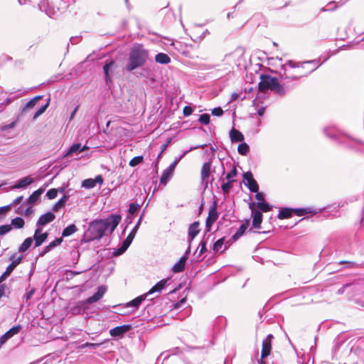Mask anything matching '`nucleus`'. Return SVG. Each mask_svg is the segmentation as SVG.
Wrapping results in <instances>:
<instances>
[{"label":"nucleus","mask_w":364,"mask_h":364,"mask_svg":"<svg viewBox=\"0 0 364 364\" xmlns=\"http://www.w3.org/2000/svg\"><path fill=\"white\" fill-rule=\"evenodd\" d=\"M318 61L316 60L305 61L303 63H296L292 60L287 61L282 65L281 73L282 79H299L306 76L319 67Z\"/></svg>","instance_id":"obj_1"},{"label":"nucleus","mask_w":364,"mask_h":364,"mask_svg":"<svg viewBox=\"0 0 364 364\" xmlns=\"http://www.w3.org/2000/svg\"><path fill=\"white\" fill-rule=\"evenodd\" d=\"M122 220L120 215L112 214L107 218L95 220L90 223L91 240H100L107 232L112 233Z\"/></svg>","instance_id":"obj_2"},{"label":"nucleus","mask_w":364,"mask_h":364,"mask_svg":"<svg viewBox=\"0 0 364 364\" xmlns=\"http://www.w3.org/2000/svg\"><path fill=\"white\" fill-rule=\"evenodd\" d=\"M149 50L141 44H134L130 48L128 53L127 62L124 69L132 72L139 68L144 66L149 60Z\"/></svg>","instance_id":"obj_3"},{"label":"nucleus","mask_w":364,"mask_h":364,"mask_svg":"<svg viewBox=\"0 0 364 364\" xmlns=\"http://www.w3.org/2000/svg\"><path fill=\"white\" fill-rule=\"evenodd\" d=\"M259 89L262 92H266L267 90L269 89L281 95H284L286 92L284 87L279 83L277 78L268 75H261Z\"/></svg>","instance_id":"obj_4"},{"label":"nucleus","mask_w":364,"mask_h":364,"mask_svg":"<svg viewBox=\"0 0 364 364\" xmlns=\"http://www.w3.org/2000/svg\"><path fill=\"white\" fill-rule=\"evenodd\" d=\"M221 164L222 176L219 181L222 182L221 189L223 193H228L232 188V183L235 181L234 178L237 175V171L235 166H232L230 172L225 174V171L223 162Z\"/></svg>","instance_id":"obj_5"},{"label":"nucleus","mask_w":364,"mask_h":364,"mask_svg":"<svg viewBox=\"0 0 364 364\" xmlns=\"http://www.w3.org/2000/svg\"><path fill=\"white\" fill-rule=\"evenodd\" d=\"M323 133L328 138L336 140L339 143H343L346 137L335 127H326L323 129Z\"/></svg>","instance_id":"obj_6"},{"label":"nucleus","mask_w":364,"mask_h":364,"mask_svg":"<svg viewBox=\"0 0 364 364\" xmlns=\"http://www.w3.org/2000/svg\"><path fill=\"white\" fill-rule=\"evenodd\" d=\"M141 220V217L139 218V220H138V222L136 223V224L135 225V226L134 227V228L132 229L131 232L128 235V236L126 237V239L123 241L122 246L118 250V252L119 254L124 252L127 250V248L129 247L131 243L132 242V241L136 235V233L139 229Z\"/></svg>","instance_id":"obj_7"},{"label":"nucleus","mask_w":364,"mask_h":364,"mask_svg":"<svg viewBox=\"0 0 364 364\" xmlns=\"http://www.w3.org/2000/svg\"><path fill=\"white\" fill-rule=\"evenodd\" d=\"M218 218V213L217 211L216 205L213 204L209 208L208 215L205 221L206 231H210L213 223Z\"/></svg>","instance_id":"obj_8"},{"label":"nucleus","mask_w":364,"mask_h":364,"mask_svg":"<svg viewBox=\"0 0 364 364\" xmlns=\"http://www.w3.org/2000/svg\"><path fill=\"white\" fill-rule=\"evenodd\" d=\"M245 185L247 186L250 191L257 192L259 191V186L257 182L254 179L251 172H246L243 174Z\"/></svg>","instance_id":"obj_9"},{"label":"nucleus","mask_w":364,"mask_h":364,"mask_svg":"<svg viewBox=\"0 0 364 364\" xmlns=\"http://www.w3.org/2000/svg\"><path fill=\"white\" fill-rule=\"evenodd\" d=\"M211 162L208 161L205 162L201 168L200 176H201V182L204 184L205 188L208 187L209 183V178L211 173Z\"/></svg>","instance_id":"obj_10"},{"label":"nucleus","mask_w":364,"mask_h":364,"mask_svg":"<svg viewBox=\"0 0 364 364\" xmlns=\"http://www.w3.org/2000/svg\"><path fill=\"white\" fill-rule=\"evenodd\" d=\"M274 338L272 334H269L267 337L262 341V358H267L271 353L272 350V342Z\"/></svg>","instance_id":"obj_11"},{"label":"nucleus","mask_w":364,"mask_h":364,"mask_svg":"<svg viewBox=\"0 0 364 364\" xmlns=\"http://www.w3.org/2000/svg\"><path fill=\"white\" fill-rule=\"evenodd\" d=\"M132 328V326L130 324L119 326L110 329L109 334L112 337H120L131 330Z\"/></svg>","instance_id":"obj_12"},{"label":"nucleus","mask_w":364,"mask_h":364,"mask_svg":"<svg viewBox=\"0 0 364 364\" xmlns=\"http://www.w3.org/2000/svg\"><path fill=\"white\" fill-rule=\"evenodd\" d=\"M254 205V203L250 204V208L252 209V216L253 218L252 225L255 228H260V225L262 221V214L259 210L253 209Z\"/></svg>","instance_id":"obj_13"},{"label":"nucleus","mask_w":364,"mask_h":364,"mask_svg":"<svg viewBox=\"0 0 364 364\" xmlns=\"http://www.w3.org/2000/svg\"><path fill=\"white\" fill-rule=\"evenodd\" d=\"M42 229L41 228H36L34 235L33 237V241H35V247H39L41 246L43 242H44L47 237H48V233L43 232L41 233Z\"/></svg>","instance_id":"obj_14"},{"label":"nucleus","mask_w":364,"mask_h":364,"mask_svg":"<svg viewBox=\"0 0 364 364\" xmlns=\"http://www.w3.org/2000/svg\"><path fill=\"white\" fill-rule=\"evenodd\" d=\"M22 256L13 260V262L6 267V271L0 277V284L4 281L7 277L13 272L15 267L21 262Z\"/></svg>","instance_id":"obj_15"},{"label":"nucleus","mask_w":364,"mask_h":364,"mask_svg":"<svg viewBox=\"0 0 364 364\" xmlns=\"http://www.w3.org/2000/svg\"><path fill=\"white\" fill-rule=\"evenodd\" d=\"M55 218L54 213L52 212H48L43 215H41L36 223V227L41 228L48 223H51Z\"/></svg>","instance_id":"obj_16"},{"label":"nucleus","mask_w":364,"mask_h":364,"mask_svg":"<svg viewBox=\"0 0 364 364\" xmlns=\"http://www.w3.org/2000/svg\"><path fill=\"white\" fill-rule=\"evenodd\" d=\"M103 178L101 175H97L94 179L87 178L82 182V187L90 189L94 188L97 183L102 184Z\"/></svg>","instance_id":"obj_17"},{"label":"nucleus","mask_w":364,"mask_h":364,"mask_svg":"<svg viewBox=\"0 0 364 364\" xmlns=\"http://www.w3.org/2000/svg\"><path fill=\"white\" fill-rule=\"evenodd\" d=\"M200 223L199 221H195L192 224L190 225L188 228V241L189 243L192 242V240L196 237V235L199 233Z\"/></svg>","instance_id":"obj_18"},{"label":"nucleus","mask_w":364,"mask_h":364,"mask_svg":"<svg viewBox=\"0 0 364 364\" xmlns=\"http://www.w3.org/2000/svg\"><path fill=\"white\" fill-rule=\"evenodd\" d=\"M106 290L107 289H106L105 287H104V286L99 287L97 288V291L92 296L89 297L86 300V302L87 304H93V303L99 301L100 299L102 298V296H104V294L106 292Z\"/></svg>","instance_id":"obj_19"},{"label":"nucleus","mask_w":364,"mask_h":364,"mask_svg":"<svg viewBox=\"0 0 364 364\" xmlns=\"http://www.w3.org/2000/svg\"><path fill=\"white\" fill-rule=\"evenodd\" d=\"M42 98L41 95L36 96L35 97L30 100L28 102H26V104L24 105V107L21 109L20 114L17 117V120L19 119V118L26 113L28 110L33 109L37 102Z\"/></svg>","instance_id":"obj_20"},{"label":"nucleus","mask_w":364,"mask_h":364,"mask_svg":"<svg viewBox=\"0 0 364 364\" xmlns=\"http://www.w3.org/2000/svg\"><path fill=\"white\" fill-rule=\"evenodd\" d=\"M34 182V180L31 176H26L17 181V183L12 186V189L25 188Z\"/></svg>","instance_id":"obj_21"},{"label":"nucleus","mask_w":364,"mask_h":364,"mask_svg":"<svg viewBox=\"0 0 364 364\" xmlns=\"http://www.w3.org/2000/svg\"><path fill=\"white\" fill-rule=\"evenodd\" d=\"M21 328V327L20 326H14L10 328L0 338V345L4 344L9 338H11L15 334H17L20 331Z\"/></svg>","instance_id":"obj_22"},{"label":"nucleus","mask_w":364,"mask_h":364,"mask_svg":"<svg viewBox=\"0 0 364 364\" xmlns=\"http://www.w3.org/2000/svg\"><path fill=\"white\" fill-rule=\"evenodd\" d=\"M87 149L88 148L86 145H84L82 146L80 143L74 144L70 147V149L65 154V156H71V155H73L74 154H77V153H81V152L87 150Z\"/></svg>","instance_id":"obj_23"},{"label":"nucleus","mask_w":364,"mask_h":364,"mask_svg":"<svg viewBox=\"0 0 364 364\" xmlns=\"http://www.w3.org/2000/svg\"><path fill=\"white\" fill-rule=\"evenodd\" d=\"M168 279H164L157 282L146 294L148 296L152 294L154 292H161L162 289L166 287Z\"/></svg>","instance_id":"obj_24"},{"label":"nucleus","mask_w":364,"mask_h":364,"mask_svg":"<svg viewBox=\"0 0 364 364\" xmlns=\"http://www.w3.org/2000/svg\"><path fill=\"white\" fill-rule=\"evenodd\" d=\"M187 260L186 256H183L172 267V271L175 273H179L184 270L186 262Z\"/></svg>","instance_id":"obj_25"},{"label":"nucleus","mask_w":364,"mask_h":364,"mask_svg":"<svg viewBox=\"0 0 364 364\" xmlns=\"http://www.w3.org/2000/svg\"><path fill=\"white\" fill-rule=\"evenodd\" d=\"M230 138L232 142H241L244 140L243 134L235 128L230 130Z\"/></svg>","instance_id":"obj_26"},{"label":"nucleus","mask_w":364,"mask_h":364,"mask_svg":"<svg viewBox=\"0 0 364 364\" xmlns=\"http://www.w3.org/2000/svg\"><path fill=\"white\" fill-rule=\"evenodd\" d=\"M248 226H249V221L247 220V221H245V223H242L240 226V228L237 230V232L232 235V240L233 241L237 240L242 235H243V234L245 233V232L247 229Z\"/></svg>","instance_id":"obj_27"},{"label":"nucleus","mask_w":364,"mask_h":364,"mask_svg":"<svg viewBox=\"0 0 364 364\" xmlns=\"http://www.w3.org/2000/svg\"><path fill=\"white\" fill-rule=\"evenodd\" d=\"M44 192V189L41 188L35 191L27 199L28 205L34 204L40 198L41 195Z\"/></svg>","instance_id":"obj_28"},{"label":"nucleus","mask_w":364,"mask_h":364,"mask_svg":"<svg viewBox=\"0 0 364 364\" xmlns=\"http://www.w3.org/2000/svg\"><path fill=\"white\" fill-rule=\"evenodd\" d=\"M114 64V62L113 60H111L109 63H107L103 66V70L105 76V81L108 84L111 82V78L109 76V74L112 73V68L113 65Z\"/></svg>","instance_id":"obj_29"},{"label":"nucleus","mask_w":364,"mask_h":364,"mask_svg":"<svg viewBox=\"0 0 364 364\" xmlns=\"http://www.w3.org/2000/svg\"><path fill=\"white\" fill-rule=\"evenodd\" d=\"M155 61L160 64L166 65L171 62V58L167 54L159 53L156 55Z\"/></svg>","instance_id":"obj_30"},{"label":"nucleus","mask_w":364,"mask_h":364,"mask_svg":"<svg viewBox=\"0 0 364 364\" xmlns=\"http://www.w3.org/2000/svg\"><path fill=\"white\" fill-rule=\"evenodd\" d=\"M147 296V294L137 296L131 301L128 302L127 304V306H134L135 308H138L139 306L142 303L143 301H144L146 299Z\"/></svg>","instance_id":"obj_31"},{"label":"nucleus","mask_w":364,"mask_h":364,"mask_svg":"<svg viewBox=\"0 0 364 364\" xmlns=\"http://www.w3.org/2000/svg\"><path fill=\"white\" fill-rule=\"evenodd\" d=\"M173 174V172L171 171H169L168 169L166 168L161 176L160 182L161 183L166 185L167 182L171 179Z\"/></svg>","instance_id":"obj_32"},{"label":"nucleus","mask_w":364,"mask_h":364,"mask_svg":"<svg viewBox=\"0 0 364 364\" xmlns=\"http://www.w3.org/2000/svg\"><path fill=\"white\" fill-rule=\"evenodd\" d=\"M77 230V227L74 224H71L68 226H67L62 232V236L64 237H68L75 232H76Z\"/></svg>","instance_id":"obj_33"},{"label":"nucleus","mask_w":364,"mask_h":364,"mask_svg":"<svg viewBox=\"0 0 364 364\" xmlns=\"http://www.w3.org/2000/svg\"><path fill=\"white\" fill-rule=\"evenodd\" d=\"M69 196L64 195L58 201L53 205V210L54 212L58 211L61 208L64 207L66 201L68 200Z\"/></svg>","instance_id":"obj_34"},{"label":"nucleus","mask_w":364,"mask_h":364,"mask_svg":"<svg viewBox=\"0 0 364 364\" xmlns=\"http://www.w3.org/2000/svg\"><path fill=\"white\" fill-rule=\"evenodd\" d=\"M293 211H294V210L292 208H283L279 211V213L278 214V218L279 219L289 218L291 216Z\"/></svg>","instance_id":"obj_35"},{"label":"nucleus","mask_w":364,"mask_h":364,"mask_svg":"<svg viewBox=\"0 0 364 364\" xmlns=\"http://www.w3.org/2000/svg\"><path fill=\"white\" fill-rule=\"evenodd\" d=\"M75 3V0H60V2L59 3L58 7H57V11H60L61 10H65L68 9L70 5L73 4Z\"/></svg>","instance_id":"obj_36"},{"label":"nucleus","mask_w":364,"mask_h":364,"mask_svg":"<svg viewBox=\"0 0 364 364\" xmlns=\"http://www.w3.org/2000/svg\"><path fill=\"white\" fill-rule=\"evenodd\" d=\"M33 242V238L32 237H28L26 238L23 242L20 245L18 248V251L20 252H26L31 245Z\"/></svg>","instance_id":"obj_37"},{"label":"nucleus","mask_w":364,"mask_h":364,"mask_svg":"<svg viewBox=\"0 0 364 364\" xmlns=\"http://www.w3.org/2000/svg\"><path fill=\"white\" fill-rule=\"evenodd\" d=\"M10 288L6 284H0V300L2 297H9L10 294Z\"/></svg>","instance_id":"obj_38"},{"label":"nucleus","mask_w":364,"mask_h":364,"mask_svg":"<svg viewBox=\"0 0 364 364\" xmlns=\"http://www.w3.org/2000/svg\"><path fill=\"white\" fill-rule=\"evenodd\" d=\"M39 7H40L41 10L45 11L46 14L48 16H49L50 17H52L53 16L55 15V14H56V11H55L54 9H49V5L48 4H46L45 3L39 4Z\"/></svg>","instance_id":"obj_39"},{"label":"nucleus","mask_w":364,"mask_h":364,"mask_svg":"<svg viewBox=\"0 0 364 364\" xmlns=\"http://www.w3.org/2000/svg\"><path fill=\"white\" fill-rule=\"evenodd\" d=\"M293 213H295L298 216H302L308 213H312L314 211L312 208H295L293 209Z\"/></svg>","instance_id":"obj_40"},{"label":"nucleus","mask_w":364,"mask_h":364,"mask_svg":"<svg viewBox=\"0 0 364 364\" xmlns=\"http://www.w3.org/2000/svg\"><path fill=\"white\" fill-rule=\"evenodd\" d=\"M250 147L246 143H241L238 145L237 151L240 154L245 156L248 153Z\"/></svg>","instance_id":"obj_41"},{"label":"nucleus","mask_w":364,"mask_h":364,"mask_svg":"<svg viewBox=\"0 0 364 364\" xmlns=\"http://www.w3.org/2000/svg\"><path fill=\"white\" fill-rule=\"evenodd\" d=\"M225 237H222L218 240L213 244V250L215 252H218L221 250L223 246L224 245Z\"/></svg>","instance_id":"obj_42"},{"label":"nucleus","mask_w":364,"mask_h":364,"mask_svg":"<svg viewBox=\"0 0 364 364\" xmlns=\"http://www.w3.org/2000/svg\"><path fill=\"white\" fill-rule=\"evenodd\" d=\"M11 225H14L16 228H21L24 225V220L20 217H16L11 220Z\"/></svg>","instance_id":"obj_43"},{"label":"nucleus","mask_w":364,"mask_h":364,"mask_svg":"<svg viewBox=\"0 0 364 364\" xmlns=\"http://www.w3.org/2000/svg\"><path fill=\"white\" fill-rule=\"evenodd\" d=\"M49 105V101L45 104L44 105L41 106L34 114L33 117V119H36L40 115H41L46 110L47 107Z\"/></svg>","instance_id":"obj_44"},{"label":"nucleus","mask_w":364,"mask_h":364,"mask_svg":"<svg viewBox=\"0 0 364 364\" xmlns=\"http://www.w3.org/2000/svg\"><path fill=\"white\" fill-rule=\"evenodd\" d=\"M143 156H137L132 159L129 163V165L132 167H134L139 164H141L143 161Z\"/></svg>","instance_id":"obj_45"},{"label":"nucleus","mask_w":364,"mask_h":364,"mask_svg":"<svg viewBox=\"0 0 364 364\" xmlns=\"http://www.w3.org/2000/svg\"><path fill=\"white\" fill-rule=\"evenodd\" d=\"M257 207L262 212H268L271 210L270 205L264 202H257Z\"/></svg>","instance_id":"obj_46"},{"label":"nucleus","mask_w":364,"mask_h":364,"mask_svg":"<svg viewBox=\"0 0 364 364\" xmlns=\"http://www.w3.org/2000/svg\"><path fill=\"white\" fill-rule=\"evenodd\" d=\"M198 121L203 124H208L210 123V115L208 114H203L200 115Z\"/></svg>","instance_id":"obj_47"},{"label":"nucleus","mask_w":364,"mask_h":364,"mask_svg":"<svg viewBox=\"0 0 364 364\" xmlns=\"http://www.w3.org/2000/svg\"><path fill=\"white\" fill-rule=\"evenodd\" d=\"M11 230L10 225H4L0 226V235H5Z\"/></svg>","instance_id":"obj_48"},{"label":"nucleus","mask_w":364,"mask_h":364,"mask_svg":"<svg viewBox=\"0 0 364 364\" xmlns=\"http://www.w3.org/2000/svg\"><path fill=\"white\" fill-rule=\"evenodd\" d=\"M58 194V190L55 188H51L48 191L46 196L49 199H54Z\"/></svg>","instance_id":"obj_49"},{"label":"nucleus","mask_w":364,"mask_h":364,"mask_svg":"<svg viewBox=\"0 0 364 364\" xmlns=\"http://www.w3.org/2000/svg\"><path fill=\"white\" fill-rule=\"evenodd\" d=\"M211 113L214 116L220 117L223 114V110L220 107L213 108Z\"/></svg>","instance_id":"obj_50"},{"label":"nucleus","mask_w":364,"mask_h":364,"mask_svg":"<svg viewBox=\"0 0 364 364\" xmlns=\"http://www.w3.org/2000/svg\"><path fill=\"white\" fill-rule=\"evenodd\" d=\"M139 208V205L137 203H131L129 207V213L130 214L135 213L137 210Z\"/></svg>","instance_id":"obj_51"},{"label":"nucleus","mask_w":364,"mask_h":364,"mask_svg":"<svg viewBox=\"0 0 364 364\" xmlns=\"http://www.w3.org/2000/svg\"><path fill=\"white\" fill-rule=\"evenodd\" d=\"M16 121H14V122H11L10 124L3 125L1 127V130L2 132H5L7 129H13L16 126Z\"/></svg>","instance_id":"obj_52"},{"label":"nucleus","mask_w":364,"mask_h":364,"mask_svg":"<svg viewBox=\"0 0 364 364\" xmlns=\"http://www.w3.org/2000/svg\"><path fill=\"white\" fill-rule=\"evenodd\" d=\"M206 145L204 144V145H198L195 147H191L188 150H186L181 155H180L178 157L182 159L189 151L193 150V149H198V148H203L204 146H205Z\"/></svg>","instance_id":"obj_53"},{"label":"nucleus","mask_w":364,"mask_h":364,"mask_svg":"<svg viewBox=\"0 0 364 364\" xmlns=\"http://www.w3.org/2000/svg\"><path fill=\"white\" fill-rule=\"evenodd\" d=\"M335 4V1L330 2L327 4V8H323L321 10L323 11H334L336 8V6H334Z\"/></svg>","instance_id":"obj_54"},{"label":"nucleus","mask_w":364,"mask_h":364,"mask_svg":"<svg viewBox=\"0 0 364 364\" xmlns=\"http://www.w3.org/2000/svg\"><path fill=\"white\" fill-rule=\"evenodd\" d=\"M62 242H63V239L62 238H56L55 240H53V241H52L51 242L49 243V247L53 249L55 247L60 245Z\"/></svg>","instance_id":"obj_55"},{"label":"nucleus","mask_w":364,"mask_h":364,"mask_svg":"<svg viewBox=\"0 0 364 364\" xmlns=\"http://www.w3.org/2000/svg\"><path fill=\"white\" fill-rule=\"evenodd\" d=\"M22 95V92L20 93L18 96H14V97H8L6 99L5 102H4V104L5 105H9L11 102H13L14 100H15L16 99H17L18 97H19L20 96Z\"/></svg>","instance_id":"obj_56"},{"label":"nucleus","mask_w":364,"mask_h":364,"mask_svg":"<svg viewBox=\"0 0 364 364\" xmlns=\"http://www.w3.org/2000/svg\"><path fill=\"white\" fill-rule=\"evenodd\" d=\"M183 112L185 116H189L192 114L193 109L190 106H186L183 108Z\"/></svg>","instance_id":"obj_57"},{"label":"nucleus","mask_w":364,"mask_h":364,"mask_svg":"<svg viewBox=\"0 0 364 364\" xmlns=\"http://www.w3.org/2000/svg\"><path fill=\"white\" fill-rule=\"evenodd\" d=\"M255 198L258 202H264V198L262 193H259V191L257 192H255Z\"/></svg>","instance_id":"obj_58"},{"label":"nucleus","mask_w":364,"mask_h":364,"mask_svg":"<svg viewBox=\"0 0 364 364\" xmlns=\"http://www.w3.org/2000/svg\"><path fill=\"white\" fill-rule=\"evenodd\" d=\"M100 345H101V343H86L84 344V346L92 348V349H95L97 347H99Z\"/></svg>","instance_id":"obj_59"},{"label":"nucleus","mask_w":364,"mask_h":364,"mask_svg":"<svg viewBox=\"0 0 364 364\" xmlns=\"http://www.w3.org/2000/svg\"><path fill=\"white\" fill-rule=\"evenodd\" d=\"M171 138H168L166 141V142L163 144L161 147V153H163L164 151H166V149H167V147L168 146V145L171 144Z\"/></svg>","instance_id":"obj_60"},{"label":"nucleus","mask_w":364,"mask_h":364,"mask_svg":"<svg viewBox=\"0 0 364 364\" xmlns=\"http://www.w3.org/2000/svg\"><path fill=\"white\" fill-rule=\"evenodd\" d=\"M350 286V284H346L343 285L337 291L338 294H342L344 293L346 288Z\"/></svg>","instance_id":"obj_61"},{"label":"nucleus","mask_w":364,"mask_h":364,"mask_svg":"<svg viewBox=\"0 0 364 364\" xmlns=\"http://www.w3.org/2000/svg\"><path fill=\"white\" fill-rule=\"evenodd\" d=\"M80 107V105H77L75 109H73V111L71 112L70 114V121L73 120L76 114V112H77L78 109Z\"/></svg>","instance_id":"obj_62"},{"label":"nucleus","mask_w":364,"mask_h":364,"mask_svg":"<svg viewBox=\"0 0 364 364\" xmlns=\"http://www.w3.org/2000/svg\"><path fill=\"white\" fill-rule=\"evenodd\" d=\"M80 38L78 36H73L70 38V41L72 44H77L80 41Z\"/></svg>","instance_id":"obj_63"},{"label":"nucleus","mask_w":364,"mask_h":364,"mask_svg":"<svg viewBox=\"0 0 364 364\" xmlns=\"http://www.w3.org/2000/svg\"><path fill=\"white\" fill-rule=\"evenodd\" d=\"M33 213V209L31 207H28L25 210H24V215L25 216H29L31 215V214Z\"/></svg>","instance_id":"obj_64"}]
</instances>
